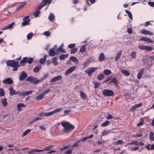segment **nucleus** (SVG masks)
<instances>
[{
  "instance_id": "nucleus-7",
  "label": "nucleus",
  "mask_w": 154,
  "mask_h": 154,
  "mask_svg": "<svg viewBox=\"0 0 154 154\" xmlns=\"http://www.w3.org/2000/svg\"><path fill=\"white\" fill-rule=\"evenodd\" d=\"M29 16H28L25 17L23 18V22H22L21 25L23 26H25L29 23L30 19H28L29 18Z\"/></svg>"
},
{
  "instance_id": "nucleus-47",
  "label": "nucleus",
  "mask_w": 154,
  "mask_h": 154,
  "mask_svg": "<svg viewBox=\"0 0 154 154\" xmlns=\"http://www.w3.org/2000/svg\"><path fill=\"white\" fill-rule=\"evenodd\" d=\"M143 124V119L141 118L140 119V122L139 123H137V126L140 127Z\"/></svg>"
},
{
  "instance_id": "nucleus-64",
  "label": "nucleus",
  "mask_w": 154,
  "mask_h": 154,
  "mask_svg": "<svg viewBox=\"0 0 154 154\" xmlns=\"http://www.w3.org/2000/svg\"><path fill=\"white\" fill-rule=\"evenodd\" d=\"M45 6L42 4V3L40 4L38 6V10H41L42 8H43Z\"/></svg>"
},
{
  "instance_id": "nucleus-45",
  "label": "nucleus",
  "mask_w": 154,
  "mask_h": 154,
  "mask_svg": "<svg viewBox=\"0 0 154 154\" xmlns=\"http://www.w3.org/2000/svg\"><path fill=\"white\" fill-rule=\"evenodd\" d=\"M54 15L53 14L51 13L49 16L48 19L49 20L51 21L54 20Z\"/></svg>"
},
{
  "instance_id": "nucleus-31",
  "label": "nucleus",
  "mask_w": 154,
  "mask_h": 154,
  "mask_svg": "<svg viewBox=\"0 0 154 154\" xmlns=\"http://www.w3.org/2000/svg\"><path fill=\"white\" fill-rule=\"evenodd\" d=\"M25 106V105L23 103H19L17 105V108L18 110H20L21 107H23Z\"/></svg>"
},
{
  "instance_id": "nucleus-41",
  "label": "nucleus",
  "mask_w": 154,
  "mask_h": 154,
  "mask_svg": "<svg viewBox=\"0 0 154 154\" xmlns=\"http://www.w3.org/2000/svg\"><path fill=\"white\" fill-rule=\"evenodd\" d=\"M44 97V95L41 94L37 96L36 97V99L37 101L42 99Z\"/></svg>"
},
{
  "instance_id": "nucleus-24",
  "label": "nucleus",
  "mask_w": 154,
  "mask_h": 154,
  "mask_svg": "<svg viewBox=\"0 0 154 154\" xmlns=\"http://www.w3.org/2000/svg\"><path fill=\"white\" fill-rule=\"evenodd\" d=\"M110 123V122L109 121L107 120L102 123L101 125V126L102 127H105L109 125Z\"/></svg>"
},
{
  "instance_id": "nucleus-15",
  "label": "nucleus",
  "mask_w": 154,
  "mask_h": 154,
  "mask_svg": "<svg viewBox=\"0 0 154 154\" xmlns=\"http://www.w3.org/2000/svg\"><path fill=\"white\" fill-rule=\"evenodd\" d=\"M62 78V76L61 75H59L57 76H56L50 80V82H54L59 80H60Z\"/></svg>"
},
{
  "instance_id": "nucleus-56",
  "label": "nucleus",
  "mask_w": 154,
  "mask_h": 154,
  "mask_svg": "<svg viewBox=\"0 0 154 154\" xmlns=\"http://www.w3.org/2000/svg\"><path fill=\"white\" fill-rule=\"evenodd\" d=\"M4 95L5 93L3 90L2 88H0V97L3 96Z\"/></svg>"
},
{
  "instance_id": "nucleus-33",
  "label": "nucleus",
  "mask_w": 154,
  "mask_h": 154,
  "mask_svg": "<svg viewBox=\"0 0 154 154\" xmlns=\"http://www.w3.org/2000/svg\"><path fill=\"white\" fill-rule=\"evenodd\" d=\"M31 129H27L25 130L23 133L22 134V137H24L27 134L29 133L31 131Z\"/></svg>"
},
{
  "instance_id": "nucleus-14",
  "label": "nucleus",
  "mask_w": 154,
  "mask_h": 154,
  "mask_svg": "<svg viewBox=\"0 0 154 154\" xmlns=\"http://www.w3.org/2000/svg\"><path fill=\"white\" fill-rule=\"evenodd\" d=\"M3 82L4 84L11 85L13 83V81L10 78H8L3 80Z\"/></svg>"
},
{
  "instance_id": "nucleus-35",
  "label": "nucleus",
  "mask_w": 154,
  "mask_h": 154,
  "mask_svg": "<svg viewBox=\"0 0 154 154\" xmlns=\"http://www.w3.org/2000/svg\"><path fill=\"white\" fill-rule=\"evenodd\" d=\"M111 130L106 131L105 130H103L102 132V136H103L109 134L110 133Z\"/></svg>"
},
{
  "instance_id": "nucleus-18",
  "label": "nucleus",
  "mask_w": 154,
  "mask_h": 154,
  "mask_svg": "<svg viewBox=\"0 0 154 154\" xmlns=\"http://www.w3.org/2000/svg\"><path fill=\"white\" fill-rule=\"evenodd\" d=\"M122 53V50L119 51L117 53L115 58L116 61H117L120 58Z\"/></svg>"
},
{
  "instance_id": "nucleus-25",
  "label": "nucleus",
  "mask_w": 154,
  "mask_h": 154,
  "mask_svg": "<svg viewBox=\"0 0 154 154\" xmlns=\"http://www.w3.org/2000/svg\"><path fill=\"white\" fill-rule=\"evenodd\" d=\"M105 59V57L104 54L103 53H101L99 57V60L100 62L103 61Z\"/></svg>"
},
{
  "instance_id": "nucleus-19",
  "label": "nucleus",
  "mask_w": 154,
  "mask_h": 154,
  "mask_svg": "<svg viewBox=\"0 0 154 154\" xmlns=\"http://www.w3.org/2000/svg\"><path fill=\"white\" fill-rule=\"evenodd\" d=\"M144 69L142 68L140 69L137 75V78L138 79H140L142 77V75L143 73Z\"/></svg>"
},
{
  "instance_id": "nucleus-4",
  "label": "nucleus",
  "mask_w": 154,
  "mask_h": 154,
  "mask_svg": "<svg viewBox=\"0 0 154 154\" xmlns=\"http://www.w3.org/2000/svg\"><path fill=\"white\" fill-rule=\"evenodd\" d=\"M98 67H92L88 68L85 70V72L88 74L89 76H91L92 74L96 71Z\"/></svg>"
},
{
  "instance_id": "nucleus-9",
  "label": "nucleus",
  "mask_w": 154,
  "mask_h": 154,
  "mask_svg": "<svg viewBox=\"0 0 154 154\" xmlns=\"http://www.w3.org/2000/svg\"><path fill=\"white\" fill-rule=\"evenodd\" d=\"M76 68V66H73L70 67L66 71L65 73V75H67L70 74L72 72L75 70Z\"/></svg>"
},
{
  "instance_id": "nucleus-53",
  "label": "nucleus",
  "mask_w": 154,
  "mask_h": 154,
  "mask_svg": "<svg viewBox=\"0 0 154 154\" xmlns=\"http://www.w3.org/2000/svg\"><path fill=\"white\" fill-rule=\"evenodd\" d=\"M40 13V12L39 11H36L35 12L33 13V14L35 17H36L38 16V15Z\"/></svg>"
},
{
  "instance_id": "nucleus-17",
  "label": "nucleus",
  "mask_w": 154,
  "mask_h": 154,
  "mask_svg": "<svg viewBox=\"0 0 154 154\" xmlns=\"http://www.w3.org/2000/svg\"><path fill=\"white\" fill-rule=\"evenodd\" d=\"M32 93V91L30 90L24 92H21L19 94V95L23 96H27L30 94Z\"/></svg>"
},
{
  "instance_id": "nucleus-21",
  "label": "nucleus",
  "mask_w": 154,
  "mask_h": 154,
  "mask_svg": "<svg viewBox=\"0 0 154 154\" xmlns=\"http://www.w3.org/2000/svg\"><path fill=\"white\" fill-rule=\"evenodd\" d=\"M15 22H13L12 23H11L9 24L8 26L4 27L2 29V30H5L7 29L12 28L13 27V26Z\"/></svg>"
},
{
  "instance_id": "nucleus-57",
  "label": "nucleus",
  "mask_w": 154,
  "mask_h": 154,
  "mask_svg": "<svg viewBox=\"0 0 154 154\" xmlns=\"http://www.w3.org/2000/svg\"><path fill=\"white\" fill-rule=\"evenodd\" d=\"M53 115V113L52 112H49L45 113V116H50Z\"/></svg>"
},
{
  "instance_id": "nucleus-46",
  "label": "nucleus",
  "mask_w": 154,
  "mask_h": 154,
  "mask_svg": "<svg viewBox=\"0 0 154 154\" xmlns=\"http://www.w3.org/2000/svg\"><path fill=\"white\" fill-rule=\"evenodd\" d=\"M129 145H134L135 146L138 145V142L137 140H134L132 142H131L130 143L128 144Z\"/></svg>"
},
{
  "instance_id": "nucleus-61",
  "label": "nucleus",
  "mask_w": 154,
  "mask_h": 154,
  "mask_svg": "<svg viewBox=\"0 0 154 154\" xmlns=\"http://www.w3.org/2000/svg\"><path fill=\"white\" fill-rule=\"evenodd\" d=\"M139 148L138 146H136L135 147H131V151H135L138 150Z\"/></svg>"
},
{
  "instance_id": "nucleus-30",
  "label": "nucleus",
  "mask_w": 154,
  "mask_h": 154,
  "mask_svg": "<svg viewBox=\"0 0 154 154\" xmlns=\"http://www.w3.org/2000/svg\"><path fill=\"white\" fill-rule=\"evenodd\" d=\"M68 54H62L59 56V58L60 60H63L64 59L68 57Z\"/></svg>"
},
{
  "instance_id": "nucleus-8",
  "label": "nucleus",
  "mask_w": 154,
  "mask_h": 154,
  "mask_svg": "<svg viewBox=\"0 0 154 154\" xmlns=\"http://www.w3.org/2000/svg\"><path fill=\"white\" fill-rule=\"evenodd\" d=\"M8 89L10 91V94L11 96L15 95L20 93L19 91H16L14 89L13 87H9Z\"/></svg>"
},
{
  "instance_id": "nucleus-40",
  "label": "nucleus",
  "mask_w": 154,
  "mask_h": 154,
  "mask_svg": "<svg viewBox=\"0 0 154 154\" xmlns=\"http://www.w3.org/2000/svg\"><path fill=\"white\" fill-rule=\"evenodd\" d=\"M124 142L122 140H119L115 142L114 144L116 145H122L123 144Z\"/></svg>"
},
{
  "instance_id": "nucleus-6",
  "label": "nucleus",
  "mask_w": 154,
  "mask_h": 154,
  "mask_svg": "<svg viewBox=\"0 0 154 154\" xmlns=\"http://www.w3.org/2000/svg\"><path fill=\"white\" fill-rule=\"evenodd\" d=\"M139 48L142 50H145L148 51H150L153 49L152 47L143 45H139L138 46Z\"/></svg>"
},
{
  "instance_id": "nucleus-58",
  "label": "nucleus",
  "mask_w": 154,
  "mask_h": 154,
  "mask_svg": "<svg viewBox=\"0 0 154 154\" xmlns=\"http://www.w3.org/2000/svg\"><path fill=\"white\" fill-rule=\"evenodd\" d=\"M57 51H60L63 53L66 52V51H65L64 49L60 47L58 48Z\"/></svg>"
},
{
  "instance_id": "nucleus-62",
  "label": "nucleus",
  "mask_w": 154,
  "mask_h": 154,
  "mask_svg": "<svg viewBox=\"0 0 154 154\" xmlns=\"http://www.w3.org/2000/svg\"><path fill=\"white\" fill-rule=\"evenodd\" d=\"M90 62L88 61H87L85 62H84L83 63L84 68L86 67H87L88 65Z\"/></svg>"
},
{
  "instance_id": "nucleus-55",
  "label": "nucleus",
  "mask_w": 154,
  "mask_h": 154,
  "mask_svg": "<svg viewBox=\"0 0 154 154\" xmlns=\"http://www.w3.org/2000/svg\"><path fill=\"white\" fill-rule=\"evenodd\" d=\"M75 44L74 43L71 44H69L68 46V47L69 48H75Z\"/></svg>"
},
{
  "instance_id": "nucleus-52",
  "label": "nucleus",
  "mask_w": 154,
  "mask_h": 154,
  "mask_svg": "<svg viewBox=\"0 0 154 154\" xmlns=\"http://www.w3.org/2000/svg\"><path fill=\"white\" fill-rule=\"evenodd\" d=\"M143 136V135L141 134H137L133 136V137L135 138H138Z\"/></svg>"
},
{
  "instance_id": "nucleus-5",
  "label": "nucleus",
  "mask_w": 154,
  "mask_h": 154,
  "mask_svg": "<svg viewBox=\"0 0 154 154\" xmlns=\"http://www.w3.org/2000/svg\"><path fill=\"white\" fill-rule=\"evenodd\" d=\"M26 81L30 82L31 83L36 84L39 81L36 78H33L32 76L28 77L26 79Z\"/></svg>"
},
{
  "instance_id": "nucleus-1",
  "label": "nucleus",
  "mask_w": 154,
  "mask_h": 154,
  "mask_svg": "<svg viewBox=\"0 0 154 154\" xmlns=\"http://www.w3.org/2000/svg\"><path fill=\"white\" fill-rule=\"evenodd\" d=\"M61 125L62 126L64 127V130L63 131L65 133H70L75 128L73 125L68 122H62Z\"/></svg>"
},
{
  "instance_id": "nucleus-60",
  "label": "nucleus",
  "mask_w": 154,
  "mask_h": 154,
  "mask_svg": "<svg viewBox=\"0 0 154 154\" xmlns=\"http://www.w3.org/2000/svg\"><path fill=\"white\" fill-rule=\"evenodd\" d=\"M127 32L129 34H131L133 33V31L131 29L130 27L127 28Z\"/></svg>"
},
{
  "instance_id": "nucleus-48",
  "label": "nucleus",
  "mask_w": 154,
  "mask_h": 154,
  "mask_svg": "<svg viewBox=\"0 0 154 154\" xmlns=\"http://www.w3.org/2000/svg\"><path fill=\"white\" fill-rule=\"evenodd\" d=\"M63 109V108H57V109L54 110L53 111H52L53 114L54 113H57L58 112L61 111L62 109Z\"/></svg>"
},
{
  "instance_id": "nucleus-10",
  "label": "nucleus",
  "mask_w": 154,
  "mask_h": 154,
  "mask_svg": "<svg viewBox=\"0 0 154 154\" xmlns=\"http://www.w3.org/2000/svg\"><path fill=\"white\" fill-rule=\"evenodd\" d=\"M140 32L143 34L149 35H153V33L150 31L146 30L145 29H143L140 30Z\"/></svg>"
},
{
  "instance_id": "nucleus-23",
  "label": "nucleus",
  "mask_w": 154,
  "mask_h": 154,
  "mask_svg": "<svg viewBox=\"0 0 154 154\" xmlns=\"http://www.w3.org/2000/svg\"><path fill=\"white\" fill-rule=\"evenodd\" d=\"M54 146L53 145H50L48 146H45L44 148V151L45 150L49 151Z\"/></svg>"
},
{
  "instance_id": "nucleus-2",
  "label": "nucleus",
  "mask_w": 154,
  "mask_h": 154,
  "mask_svg": "<svg viewBox=\"0 0 154 154\" xmlns=\"http://www.w3.org/2000/svg\"><path fill=\"white\" fill-rule=\"evenodd\" d=\"M6 64L7 66L13 67L12 70L14 71H17L18 68L20 66L18 62L16 61V60H9L6 61Z\"/></svg>"
},
{
  "instance_id": "nucleus-49",
  "label": "nucleus",
  "mask_w": 154,
  "mask_h": 154,
  "mask_svg": "<svg viewBox=\"0 0 154 154\" xmlns=\"http://www.w3.org/2000/svg\"><path fill=\"white\" fill-rule=\"evenodd\" d=\"M33 61V59L32 57H30L28 59L27 58V60L26 61V63L29 64L31 63Z\"/></svg>"
},
{
  "instance_id": "nucleus-29",
  "label": "nucleus",
  "mask_w": 154,
  "mask_h": 154,
  "mask_svg": "<svg viewBox=\"0 0 154 154\" xmlns=\"http://www.w3.org/2000/svg\"><path fill=\"white\" fill-rule=\"evenodd\" d=\"M52 2V0H42V2L44 5L45 6L47 4H50Z\"/></svg>"
},
{
  "instance_id": "nucleus-36",
  "label": "nucleus",
  "mask_w": 154,
  "mask_h": 154,
  "mask_svg": "<svg viewBox=\"0 0 154 154\" xmlns=\"http://www.w3.org/2000/svg\"><path fill=\"white\" fill-rule=\"evenodd\" d=\"M103 72L105 75H109L111 73V72L109 69H106L104 70Z\"/></svg>"
},
{
  "instance_id": "nucleus-37",
  "label": "nucleus",
  "mask_w": 154,
  "mask_h": 154,
  "mask_svg": "<svg viewBox=\"0 0 154 154\" xmlns=\"http://www.w3.org/2000/svg\"><path fill=\"white\" fill-rule=\"evenodd\" d=\"M154 133L152 131L150 132V134L149 136V139L152 141H154V136H153Z\"/></svg>"
},
{
  "instance_id": "nucleus-11",
  "label": "nucleus",
  "mask_w": 154,
  "mask_h": 154,
  "mask_svg": "<svg viewBox=\"0 0 154 154\" xmlns=\"http://www.w3.org/2000/svg\"><path fill=\"white\" fill-rule=\"evenodd\" d=\"M27 76V74L24 71H22L21 75L19 76V80L20 81H23Z\"/></svg>"
},
{
  "instance_id": "nucleus-32",
  "label": "nucleus",
  "mask_w": 154,
  "mask_h": 154,
  "mask_svg": "<svg viewBox=\"0 0 154 154\" xmlns=\"http://www.w3.org/2000/svg\"><path fill=\"white\" fill-rule=\"evenodd\" d=\"M104 77L105 76L103 74L101 73L97 75V79L98 80H101L103 79Z\"/></svg>"
},
{
  "instance_id": "nucleus-26",
  "label": "nucleus",
  "mask_w": 154,
  "mask_h": 154,
  "mask_svg": "<svg viewBox=\"0 0 154 154\" xmlns=\"http://www.w3.org/2000/svg\"><path fill=\"white\" fill-rule=\"evenodd\" d=\"M57 57H54L52 60V62L54 66H57L58 64V62L57 61Z\"/></svg>"
},
{
  "instance_id": "nucleus-39",
  "label": "nucleus",
  "mask_w": 154,
  "mask_h": 154,
  "mask_svg": "<svg viewBox=\"0 0 154 154\" xmlns=\"http://www.w3.org/2000/svg\"><path fill=\"white\" fill-rule=\"evenodd\" d=\"M125 11L128 15V17L130 18L132 20L133 19V17L131 13L129 11L127 10H125Z\"/></svg>"
},
{
  "instance_id": "nucleus-44",
  "label": "nucleus",
  "mask_w": 154,
  "mask_h": 154,
  "mask_svg": "<svg viewBox=\"0 0 154 154\" xmlns=\"http://www.w3.org/2000/svg\"><path fill=\"white\" fill-rule=\"evenodd\" d=\"M80 97L82 99H84L86 98V95L83 91H81L80 93Z\"/></svg>"
},
{
  "instance_id": "nucleus-50",
  "label": "nucleus",
  "mask_w": 154,
  "mask_h": 154,
  "mask_svg": "<svg viewBox=\"0 0 154 154\" xmlns=\"http://www.w3.org/2000/svg\"><path fill=\"white\" fill-rule=\"evenodd\" d=\"M77 48L75 47L71 49V53L72 54L75 53L77 51Z\"/></svg>"
},
{
  "instance_id": "nucleus-28",
  "label": "nucleus",
  "mask_w": 154,
  "mask_h": 154,
  "mask_svg": "<svg viewBox=\"0 0 154 154\" xmlns=\"http://www.w3.org/2000/svg\"><path fill=\"white\" fill-rule=\"evenodd\" d=\"M41 68V65L38 66H35L33 69V71L35 72H37L39 71V69Z\"/></svg>"
},
{
  "instance_id": "nucleus-59",
  "label": "nucleus",
  "mask_w": 154,
  "mask_h": 154,
  "mask_svg": "<svg viewBox=\"0 0 154 154\" xmlns=\"http://www.w3.org/2000/svg\"><path fill=\"white\" fill-rule=\"evenodd\" d=\"M51 91L50 89H48L45 90L44 91L42 92V94L43 95H45L47 93H48L49 91Z\"/></svg>"
},
{
  "instance_id": "nucleus-22",
  "label": "nucleus",
  "mask_w": 154,
  "mask_h": 154,
  "mask_svg": "<svg viewBox=\"0 0 154 154\" xmlns=\"http://www.w3.org/2000/svg\"><path fill=\"white\" fill-rule=\"evenodd\" d=\"M27 60V57H24L23 58V59L21 60L20 62V64L21 65L23 66L25 65L26 61Z\"/></svg>"
},
{
  "instance_id": "nucleus-3",
  "label": "nucleus",
  "mask_w": 154,
  "mask_h": 154,
  "mask_svg": "<svg viewBox=\"0 0 154 154\" xmlns=\"http://www.w3.org/2000/svg\"><path fill=\"white\" fill-rule=\"evenodd\" d=\"M103 94L106 96H112L114 95L113 91L109 89H105L103 91Z\"/></svg>"
},
{
  "instance_id": "nucleus-63",
  "label": "nucleus",
  "mask_w": 154,
  "mask_h": 154,
  "mask_svg": "<svg viewBox=\"0 0 154 154\" xmlns=\"http://www.w3.org/2000/svg\"><path fill=\"white\" fill-rule=\"evenodd\" d=\"M148 4L151 7H154V2H149Z\"/></svg>"
},
{
  "instance_id": "nucleus-16",
  "label": "nucleus",
  "mask_w": 154,
  "mask_h": 154,
  "mask_svg": "<svg viewBox=\"0 0 154 154\" xmlns=\"http://www.w3.org/2000/svg\"><path fill=\"white\" fill-rule=\"evenodd\" d=\"M0 103L4 107H6L8 104L7 99L6 98H2L0 101Z\"/></svg>"
},
{
  "instance_id": "nucleus-54",
  "label": "nucleus",
  "mask_w": 154,
  "mask_h": 154,
  "mask_svg": "<svg viewBox=\"0 0 154 154\" xmlns=\"http://www.w3.org/2000/svg\"><path fill=\"white\" fill-rule=\"evenodd\" d=\"M33 36V33H30L27 34V38L29 40Z\"/></svg>"
},
{
  "instance_id": "nucleus-13",
  "label": "nucleus",
  "mask_w": 154,
  "mask_h": 154,
  "mask_svg": "<svg viewBox=\"0 0 154 154\" xmlns=\"http://www.w3.org/2000/svg\"><path fill=\"white\" fill-rule=\"evenodd\" d=\"M140 40L147 42L148 43H152L153 42V41L151 39L146 37H141L140 38Z\"/></svg>"
},
{
  "instance_id": "nucleus-38",
  "label": "nucleus",
  "mask_w": 154,
  "mask_h": 154,
  "mask_svg": "<svg viewBox=\"0 0 154 154\" xmlns=\"http://www.w3.org/2000/svg\"><path fill=\"white\" fill-rule=\"evenodd\" d=\"M136 52L135 51H134L131 52V56L132 58L134 59L136 57Z\"/></svg>"
},
{
  "instance_id": "nucleus-34",
  "label": "nucleus",
  "mask_w": 154,
  "mask_h": 154,
  "mask_svg": "<svg viewBox=\"0 0 154 154\" xmlns=\"http://www.w3.org/2000/svg\"><path fill=\"white\" fill-rule=\"evenodd\" d=\"M70 60L72 61H73L75 63H78V59L75 57L72 56L70 57Z\"/></svg>"
},
{
  "instance_id": "nucleus-27",
  "label": "nucleus",
  "mask_w": 154,
  "mask_h": 154,
  "mask_svg": "<svg viewBox=\"0 0 154 154\" xmlns=\"http://www.w3.org/2000/svg\"><path fill=\"white\" fill-rule=\"evenodd\" d=\"M47 57V55H45L44 56V58H41L40 59V60L39 61V63L42 64H44L45 63V62L46 61V59Z\"/></svg>"
},
{
  "instance_id": "nucleus-20",
  "label": "nucleus",
  "mask_w": 154,
  "mask_h": 154,
  "mask_svg": "<svg viewBox=\"0 0 154 154\" xmlns=\"http://www.w3.org/2000/svg\"><path fill=\"white\" fill-rule=\"evenodd\" d=\"M54 48L50 49L49 50V54L50 56L53 57L55 55L56 53Z\"/></svg>"
},
{
  "instance_id": "nucleus-51",
  "label": "nucleus",
  "mask_w": 154,
  "mask_h": 154,
  "mask_svg": "<svg viewBox=\"0 0 154 154\" xmlns=\"http://www.w3.org/2000/svg\"><path fill=\"white\" fill-rule=\"evenodd\" d=\"M150 22H153V21H147L145 23V24H143V25L145 27H146L149 25H151L152 24L150 23Z\"/></svg>"
},
{
  "instance_id": "nucleus-12",
  "label": "nucleus",
  "mask_w": 154,
  "mask_h": 154,
  "mask_svg": "<svg viewBox=\"0 0 154 154\" xmlns=\"http://www.w3.org/2000/svg\"><path fill=\"white\" fill-rule=\"evenodd\" d=\"M142 105V104L140 103L135 104L133 106L131 107L130 109V110L132 112L133 111L135 110L136 109L141 107Z\"/></svg>"
},
{
  "instance_id": "nucleus-43",
  "label": "nucleus",
  "mask_w": 154,
  "mask_h": 154,
  "mask_svg": "<svg viewBox=\"0 0 154 154\" xmlns=\"http://www.w3.org/2000/svg\"><path fill=\"white\" fill-rule=\"evenodd\" d=\"M121 72L126 76H129L130 75L129 72L125 70H122Z\"/></svg>"
},
{
  "instance_id": "nucleus-42",
  "label": "nucleus",
  "mask_w": 154,
  "mask_h": 154,
  "mask_svg": "<svg viewBox=\"0 0 154 154\" xmlns=\"http://www.w3.org/2000/svg\"><path fill=\"white\" fill-rule=\"evenodd\" d=\"M86 50L85 46L84 45H83L81 48L80 51L81 52L83 53Z\"/></svg>"
}]
</instances>
